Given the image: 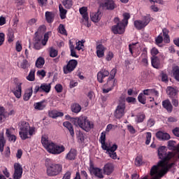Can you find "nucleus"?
Segmentation results:
<instances>
[{"mask_svg":"<svg viewBox=\"0 0 179 179\" xmlns=\"http://www.w3.org/2000/svg\"><path fill=\"white\" fill-rule=\"evenodd\" d=\"M99 142L100 143H103L106 142V131H103L102 133H101Z\"/></svg>","mask_w":179,"mask_h":179,"instance_id":"62","label":"nucleus"},{"mask_svg":"<svg viewBox=\"0 0 179 179\" xmlns=\"http://www.w3.org/2000/svg\"><path fill=\"white\" fill-rule=\"evenodd\" d=\"M114 58V53H113V52L109 51L107 55H106V61H111V59H113Z\"/></svg>","mask_w":179,"mask_h":179,"instance_id":"58","label":"nucleus"},{"mask_svg":"<svg viewBox=\"0 0 179 179\" xmlns=\"http://www.w3.org/2000/svg\"><path fill=\"white\" fill-rule=\"evenodd\" d=\"M110 76V71L102 69L97 73V80L99 83H103L104 82V78Z\"/></svg>","mask_w":179,"mask_h":179,"instance_id":"13","label":"nucleus"},{"mask_svg":"<svg viewBox=\"0 0 179 179\" xmlns=\"http://www.w3.org/2000/svg\"><path fill=\"white\" fill-rule=\"evenodd\" d=\"M138 100L141 104H146V96L143 93H140L138 96Z\"/></svg>","mask_w":179,"mask_h":179,"instance_id":"50","label":"nucleus"},{"mask_svg":"<svg viewBox=\"0 0 179 179\" xmlns=\"http://www.w3.org/2000/svg\"><path fill=\"white\" fill-rule=\"evenodd\" d=\"M77 135V141L78 143H80L81 145H85L86 143V139H87L83 133L81 131H78L76 134Z\"/></svg>","mask_w":179,"mask_h":179,"instance_id":"31","label":"nucleus"},{"mask_svg":"<svg viewBox=\"0 0 179 179\" xmlns=\"http://www.w3.org/2000/svg\"><path fill=\"white\" fill-rule=\"evenodd\" d=\"M90 172L92 176H94L96 178L103 179L104 178V175L103 174V169L97 167H94L93 163L90 164Z\"/></svg>","mask_w":179,"mask_h":179,"instance_id":"7","label":"nucleus"},{"mask_svg":"<svg viewBox=\"0 0 179 179\" xmlns=\"http://www.w3.org/2000/svg\"><path fill=\"white\" fill-rule=\"evenodd\" d=\"M30 128V124L27 122H21L20 125V131L19 135L22 139V141H26V139H29V129Z\"/></svg>","mask_w":179,"mask_h":179,"instance_id":"4","label":"nucleus"},{"mask_svg":"<svg viewBox=\"0 0 179 179\" xmlns=\"http://www.w3.org/2000/svg\"><path fill=\"white\" fill-rule=\"evenodd\" d=\"M45 166L48 177H57L62 173V164L53 163L50 159H46Z\"/></svg>","mask_w":179,"mask_h":179,"instance_id":"2","label":"nucleus"},{"mask_svg":"<svg viewBox=\"0 0 179 179\" xmlns=\"http://www.w3.org/2000/svg\"><path fill=\"white\" fill-rule=\"evenodd\" d=\"M35 73H36V70L31 69L29 75L27 76L26 79L29 82H34L36 79Z\"/></svg>","mask_w":179,"mask_h":179,"instance_id":"40","label":"nucleus"},{"mask_svg":"<svg viewBox=\"0 0 179 179\" xmlns=\"http://www.w3.org/2000/svg\"><path fill=\"white\" fill-rule=\"evenodd\" d=\"M62 5L66 9H71L73 5V1L72 0H64L62 1Z\"/></svg>","mask_w":179,"mask_h":179,"instance_id":"44","label":"nucleus"},{"mask_svg":"<svg viewBox=\"0 0 179 179\" xmlns=\"http://www.w3.org/2000/svg\"><path fill=\"white\" fill-rule=\"evenodd\" d=\"M45 17L46 22H48V23H52L55 17V14L50 11H46L45 13Z\"/></svg>","mask_w":179,"mask_h":179,"instance_id":"30","label":"nucleus"},{"mask_svg":"<svg viewBox=\"0 0 179 179\" xmlns=\"http://www.w3.org/2000/svg\"><path fill=\"white\" fill-rule=\"evenodd\" d=\"M59 16L62 20L66 18V13H68V10L64 8L62 6V4L59 5Z\"/></svg>","mask_w":179,"mask_h":179,"instance_id":"34","label":"nucleus"},{"mask_svg":"<svg viewBox=\"0 0 179 179\" xmlns=\"http://www.w3.org/2000/svg\"><path fill=\"white\" fill-rule=\"evenodd\" d=\"M135 164L136 166H141L142 164V157H137L135 159Z\"/></svg>","mask_w":179,"mask_h":179,"instance_id":"64","label":"nucleus"},{"mask_svg":"<svg viewBox=\"0 0 179 179\" xmlns=\"http://www.w3.org/2000/svg\"><path fill=\"white\" fill-rule=\"evenodd\" d=\"M145 96H159V91L155 89H147L143 91Z\"/></svg>","mask_w":179,"mask_h":179,"instance_id":"28","label":"nucleus"},{"mask_svg":"<svg viewBox=\"0 0 179 179\" xmlns=\"http://www.w3.org/2000/svg\"><path fill=\"white\" fill-rule=\"evenodd\" d=\"M102 8H106L107 10H114L117 5L113 0H107L104 3H101Z\"/></svg>","mask_w":179,"mask_h":179,"instance_id":"15","label":"nucleus"},{"mask_svg":"<svg viewBox=\"0 0 179 179\" xmlns=\"http://www.w3.org/2000/svg\"><path fill=\"white\" fill-rule=\"evenodd\" d=\"M134 27L137 29V30H142V29H145V27H146L143 22L141 20H136L134 21Z\"/></svg>","mask_w":179,"mask_h":179,"instance_id":"35","label":"nucleus"},{"mask_svg":"<svg viewBox=\"0 0 179 179\" xmlns=\"http://www.w3.org/2000/svg\"><path fill=\"white\" fill-rule=\"evenodd\" d=\"M140 59L142 62V64H145V66L149 65V62L148 61V55L146 54H141L140 56Z\"/></svg>","mask_w":179,"mask_h":179,"instance_id":"48","label":"nucleus"},{"mask_svg":"<svg viewBox=\"0 0 179 179\" xmlns=\"http://www.w3.org/2000/svg\"><path fill=\"white\" fill-rule=\"evenodd\" d=\"M156 138L159 139V141H169L171 136L170 134H169V133L159 131L156 133Z\"/></svg>","mask_w":179,"mask_h":179,"instance_id":"17","label":"nucleus"},{"mask_svg":"<svg viewBox=\"0 0 179 179\" xmlns=\"http://www.w3.org/2000/svg\"><path fill=\"white\" fill-rule=\"evenodd\" d=\"M79 12H80V15H82L84 20H85V22H88L89 14H87V7L83 6L82 8H80Z\"/></svg>","mask_w":179,"mask_h":179,"instance_id":"32","label":"nucleus"},{"mask_svg":"<svg viewBox=\"0 0 179 179\" xmlns=\"http://www.w3.org/2000/svg\"><path fill=\"white\" fill-rule=\"evenodd\" d=\"M151 64L155 69H160L161 68L160 59L157 57H151Z\"/></svg>","mask_w":179,"mask_h":179,"instance_id":"29","label":"nucleus"},{"mask_svg":"<svg viewBox=\"0 0 179 179\" xmlns=\"http://www.w3.org/2000/svg\"><path fill=\"white\" fill-rule=\"evenodd\" d=\"M101 16H103V14H101L100 10H98L96 13H92L90 14L91 20L94 22V23H99L101 19Z\"/></svg>","mask_w":179,"mask_h":179,"instance_id":"16","label":"nucleus"},{"mask_svg":"<svg viewBox=\"0 0 179 179\" xmlns=\"http://www.w3.org/2000/svg\"><path fill=\"white\" fill-rule=\"evenodd\" d=\"M44 64H45V59H44V57H39L35 63V65L36 66V68H43V66H44Z\"/></svg>","mask_w":179,"mask_h":179,"instance_id":"36","label":"nucleus"},{"mask_svg":"<svg viewBox=\"0 0 179 179\" xmlns=\"http://www.w3.org/2000/svg\"><path fill=\"white\" fill-rule=\"evenodd\" d=\"M69 48L71 51V54H70L71 57H73L74 58H79V55L76 54V51L75 50H76L75 48V45H73V44H71L70 43Z\"/></svg>","mask_w":179,"mask_h":179,"instance_id":"45","label":"nucleus"},{"mask_svg":"<svg viewBox=\"0 0 179 179\" xmlns=\"http://www.w3.org/2000/svg\"><path fill=\"white\" fill-rule=\"evenodd\" d=\"M144 24V26L146 27L149 23H150V20H152V17H150V15H144L142 17V20H141Z\"/></svg>","mask_w":179,"mask_h":179,"instance_id":"41","label":"nucleus"},{"mask_svg":"<svg viewBox=\"0 0 179 179\" xmlns=\"http://www.w3.org/2000/svg\"><path fill=\"white\" fill-rule=\"evenodd\" d=\"M162 33L164 43L169 44V43H170V36H169V30L167 29H164L162 30Z\"/></svg>","mask_w":179,"mask_h":179,"instance_id":"38","label":"nucleus"},{"mask_svg":"<svg viewBox=\"0 0 179 179\" xmlns=\"http://www.w3.org/2000/svg\"><path fill=\"white\" fill-rule=\"evenodd\" d=\"M71 111L78 114V113L82 111V106H80L79 103H73L71 105Z\"/></svg>","mask_w":179,"mask_h":179,"instance_id":"39","label":"nucleus"},{"mask_svg":"<svg viewBox=\"0 0 179 179\" xmlns=\"http://www.w3.org/2000/svg\"><path fill=\"white\" fill-rule=\"evenodd\" d=\"M145 118H146V116L145 115V113H140L137 115V122H143L145 120Z\"/></svg>","mask_w":179,"mask_h":179,"instance_id":"56","label":"nucleus"},{"mask_svg":"<svg viewBox=\"0 0 179 179\" xmlns=\"http://www.w3.org/2000/svg\"><path fill=\"white\" fill-rule=\"evenodd\" d=\"M78 156V151L76 149H71L66 155V160H75Z\"/></svg>","mask_w":179,"mask_h":179,"instance_id":"25","label":"nucleus"},{"mask_svg":"<svg viewBox=\"0 0 179 179\" xmlns=\"http://www.w3.org/2000/svg\"><path fill=\"white\" fill-rule=\"evenodd\" d=\"M115 83H117V80H113L111 78H108L106 84L103 85L102 92L103 93H108L114 90L115 87Z\"/></svg>","mask_w":179,"mask_h":179,"instance_id":"9","label":"nucleus"},{"mask_svg":"<svg viewBox=\"0 0 179 179\" xmlns=\"http://www.w3.org/2000/svg\"><path fill=\"white\" fill-rule=\"evenodd\" d=\"M117 149H118V145H117V144H113L110 147V150L107 152L108 155H109V157L111 159H113V160H116L117 157V152H115V150H117Z\"/></svg>","mask_w":179,"mask_h":179,"instance_id":"19","label":"nucleus"},{"mask_svg":"<svg viewBox=\"0 0 179 179\" xmlns=\"http://www.w3.org/2000/svg\"><path fill=\"white\" fill-rule=\"evenodd\" d=\"M30 67V64L27 59H23L20 64V68L22 69H27V68Z\"/></svg>","mask_w":179,"mask_h":179,"instance_id":"52","label":"nucleus"},{"mask_svg":"<svg viewBox=\"0 0 179 179\" xmlns=\"http://www.w3.org/2000/svg\"><path fill=\"white\" fill-rule=\"evenodd\" d=\"M125 27H127V25L120 22L112 27V31L113 34H124V33H125Z\"/></svg>","mask_w":179,"mask_h":179,"instance_id":"11","label":"nucleus"},{"mask_svg":"<svg viewBox=\"0 0 179 179\" xmlns=\"http://www.w3.org/2000/svg\"><path fill=\"white\" fill-rule=\"evenodd\" d=\"M58 55V50H55L54 48H50V57L51 58H55Z\"/></svg>","mask_w":179,"mask_h":179,"instance_id":"55","label":"nucleus"},{"mask_svg":"<svg viewBox=\"0 0 179 179\" xmlns=\"http://www.w3.org/2000/svg\"><path fill=\"white\" fill-rule=\"evenodd\" d=\"M138 45H139V43H131L129 45V51L131 55H134V51L136 50V47H138Z\"/></svg>","mask_w":179,"mask_h":179,"instance_id":"47","label":"nucleus"},{"mask_svg":"<svg viewBox=\"0 0 179 179\" xmlns=\"http://www.w3.org/2000/svg\"><path fill=\"white\" fill-rule=\"evenodd\" d=\"M49 115L51 118H58V117H64V113L57 110H51L49 112Z\"/></svg>","mask_w":179,"mask_h":179,"instance_id":"37","label":"nucleus"},{"mask_svg":"<svg viewBox=\"0 0 179 179\" xmlns=\"http://www.w3.org/2000/svg\"><path fill=\"white\" fill-rule=\"evenodd\" d=\"M14 169L13 179L22 178L23 174V168L22 167V165L19 163L14 164Z\"/></svg>","mask_w":179,"mask_h":179,"instance_id":"12","label":"nucleus"},{"mask_svg":"<svg viewBox=\"0 0 179 179\" xmlns=\"http://www.w3.org/2000/svg\"><path fill=\"white\" fill-rule=\"evenodd\" d=\"M157 54H159V50H157L156 48H152L151 50V55L152 56V58L157 57L156 55H157Z\"/></svg>","mask_w":179,"mask_h":179,"instance_id":"61","label":"nucleus"},{"mask_svg":"<svg viewBox=\"0 0 179 179\" xmlns=\"http://www.w3.org/2000/svg\"><path fill=\"white\" fill-rule=\"evenodd\" d=\"M102 171L103 174H106V176L113 174V171H114V165L111 163L106 164L102 169Z\"/></svg>","mask_w":179,"mask_h":179,"instance_id":"14","label":"nucleus"},{"mask_svg":"<svg viewBox=\"0 0 179 179\" xmlns=\"http://www.w3.org/2000/svg\"><path fill=\"white\" fill-rule=\"evenodd\" d=\"M48 152L49 153H52V155H61L62 152H65V146L58 145L53 143L52 145H50V148Z\"/></svg>","mask_w":179,"mask_h":179,"instance_id":"10","label":"nucleus"},{"mask_svg":"<svg viewBox=\"0 0 179 179\" xmlns=\"http://www.w3.org/2000/svg\"><path fill=\"white\" fill-rule=\"evenodd\" d=\"M11 92L17 99H20L22 97V83L17 84L15 88Z\"/></svg>","mask_w":179,"mask_h":179,"instance_id":"21","label":"nucleus"},{"mask_svg":"<svg viewBox=\"0 0 179 179\" xmlns=\"http://www.w3.org/2000/svg\"><path fill=\"white\" fill-rule=\"evenodd\" d=\"M115 75H117V70H116V69H113L110 71V76H109L108 79L115 80L114 78H115Z\"/></svg>","mask_w":179,"mask_h":179,"instance_id":"60","label":"nucleus"},{"mask_svg":"<svg viewBox=\"0 0 179 179\" xmlns=\"http://www.w3.org/2000/svg\"><path fill=\"white\" fill-rule=\"evenodd\" d=\"M76 66H78V60L71 59L68 62L66 65L64 66L63 72L65 75H68V73L73 72L76 69Z\"/></svg>","mask_w":179,"mask_h":179,"instance_id":"6","label":"nucleus"},{"mask_svg":"<svg viewBox=\"0 0 179 179\" xmlns=\"http://www.w3.org/2000/svg\"><path fill=\"white\" fill-rule=\"evenodd\" d=\"M5 143H6V141H5V137H3V135L0 134V152L1 153L2 152H3Z\"/></svg>","mask_w":179,"mask_h":179,"instance_id":"46","label":"nucleus"},{"mask_svg":"<svg viewBox=\"0 0 179 179\" xmlns=\"http://www.w3.org/2000/svg\"><path fill=\"white\" fill-rule=\"evenodd\" d=\"M34 107L35 110H38V111H43L45 107H47V101L43 100L39 102H36L34 104Z\"/></svg>","mask_w":179,"mask_h":179,"instance_id":"18","label":"nucleus"},{"mask_svg":"<svg viewBox=\"0 0 179 179\" xmlns=\"http://www.w3.org/2000/svg\"><path fill=\"white\" fill-rule=\"evenodd\" d=\"M151 140H152V133L147 132L146 133L145 145H149L150 143Z\"/></svg>","mask_w":179,"mask_h":179,"instance_id":"57","label":"nucleus"},{"mask_svg":"<svg viewBox=\"0 0 179 179\" xmlns=\"http://www.w3.org/2000/svg\"><path fill=\"white\" fill-rule=\"evenodd\" d=\"M123 16V20L121 21V23H123V24L128 26V20L131 19V15L128 13H124L122 15Z\"/></svg>","mask_w":179,"mask_h":179,"instance_id":"43","label":"nucleus"},{"mask_svg":"<svg viewBox=\"0 0 179 179\" xmlns=\"http://www.w3.org/2000/svg\"><path fill=\"white\" fill-rule=\"evenodd\" d=\"M7 40L9 44L15 41V32H13V31H8V33L7 34Z\"/></svg>","mask_w":179,"mask_h":179,"instance_id":"42","label":"nucleus"},{"mask_svg":"<svg viewBox=\"0 0 179 179\" xmlns=\"http://www.w3.org/2000/svg\"><path fill=\"white\" fill-rule=\"evenodd\" d=\"M176 155L173 153V152H167V148L166 146H161L158 148V157L161 160L157 163V165H154L151 169V176L153 174H156L157 173V169L161 167V169H164L166 167L167 162L169 160H171L173 157H174Z\"/></svg>","mask_w":179,"mask_h":179,"instance_id":"1","label":"nucleus"},{"mask_svg":"<svg viewBox=\"0 0 179 179\" xmlns=\"http://www.w3.org/2000/svg\"><path fill=\"white\" fill-rule=\"evenodd\" d=\"M63 127H64L65 128H66V129H68L72 138L75 136V130L73 129V125L72 124V123L69 122H64L63 123Z\"/></svg>","mask_w":179,"mask_h":179,"instance_id":"22","label":"nucleus"},{"mask_svg":"<svg viewBox=\"0 0 179 179\" xmlns=\"http://www.w3.org/2000/svg\"><path fill=\"white\" fill-rule=\"evenodd\" d=\"M173 76L178 82H179V67L178 66H176L173 68Z\"/></svg>","mask_w":179,"mask_h":179,"instance_id":"53","label":"nucleus"},{"mask_svg":"<svg viewBox=\"0 0 179 179\" xmlns=\"http://www.w3.org/2000/svg\"><path fill=\"white\" fill-rule=\"evenodd\" d=\"M41 143L43 146L46 148V150L48 152L50 150V146L54 144L53 142H50L48 141V138L45 136L41 137Z\"/></svg>","mask_w":179,"mask_h":179,"instance_id":"26","label":"nucleus"},{"mask_svg":"<svg viewBox=\"0 0 179 179\" xmlns=\"http://www.w3.org/2000/svg\"><path fill=\"white\" fill-rule=\"evenodd\" d=\"M163 41H164V38H163V35H162V34H160L157 37L155 38V44L157 45H159V47H160V44H162Z\"/></svg>","mask_w":179,"mask_h":179,"instance_id":"54","label":"nucleus"},{"mask_svg":"<svg viewBox=\"0 0 179 179\" xmlns=\"http://www.w3.org/2000/svg\"><path fill=\"white\" fill-rule=\"evenodd\" d=\"M50 93L51 92V83H42L41 86L36 85L34 90V94H37V93Z\"/></svg>","mask_w":179,"mask_h":179,"instance_id":"8","label":"nucleus"},{"mask_svg":"<svg viewBox=\"0 0 179 179\" xmlns=\"http://www.w3.org/2000/svg\"><path fill=\"white\" fill-rule=\"evenodd\" d=\"M166 94L170 97V99H175L176 96L178 94V90L173 87H167Z\"/></svg>","mask_w":179,"mask_h":179,"instance_id":"20","label":"nucleus"},{"mask_svg":"<svg viewBox=\"0 0 179 179\" xmlns=\"http://www.w3.org/2000/svg\"><path fill=\"white\" fill-rule=\"evenodd\" d=\"M55 89L57 93H62L63 90L62 85L57 84L55 85Z\"/></svg>","mask_w":179,"mask_h":179,"instance_id":"63","label":"nucleus"},{"mask_svg":"<svg viewBox=\"0 0 179 179\" xmlns=\"http://www.w3.org/2000/svg\"><path fill=\"white\" fill-rule=\"evenodd\" d=\"M162 106L168 113H171L173 111V105H171V102L169 99H166L162 101Z\"/></svg>","mask_w":179,"mask_h":179,"instance_id":"27","label":"nucleus"},{"mask_svg":"<svg viewBox=\"0 0 179 179\" xmlns=\"http://www.w3.org/2000/svg\"><path fill=\"white\" fill-rule=\"evenodd\" d=\"M58 31L60 34H63L64 36H68V33L66 32V29H65V26L64 24H60L58 27Z\"/></svg>","mask_w":179,"mask_h":179,"instance_id":"49","label":"nucleus"},{"mask_svg":"<svg viewBox=\"0 0 179 179\" xmlns=\"http://www.w3.org/2000/svg\"><path fill=\"white\" fill-rule=\"evenodd\" d=\"M31 96H33V87H31L25 90L23 95L24 101H29Z\"/></svg>","mask_w":179,"mask_h":179,"instance_id":"24","label":"nucleus"},{"mask_svg":"<svg viewBox=\"0 0 179 179\" xmlns=\"http://www.w3.org/2000/svg\"><path fill=\"white\" fill-rule=\"evenodd\" d=\"M104 51H106V48L103 44H99L96 45V55L98 58H103L104 56Z\"/></svg>","mask_w":179,"mask_h":179,"instance_id":"23","label":"nucleus"},{"mask_svg":"<svg viewBox=\"0 0 179 179\" xmlns=\"http://www.w3.org/2000/svg\"><path fill=\"white\" fill-rule=\"evenodd\" d=\"M75 122L76 125H78L80 128L85 131V132H89L90 129H93L94 125L89 120L87 117L80 116L75 119Z\"/></svg>","mask_w":179,"mask_h":179,"instance_id":"3","label":"nucleus"},{"mask_svg":"<svg viewBox=\"0 0 179 179\" xmlns=\"http://www.w3.org/2000/svg\"><path fill=\"white\" fill-rule=\"evenodd\" d=\"M125 108H127L125 101H120L114 112L115 118L117 120L122 118L125 115Z\"/></svg>","mask_w":179,"mask_h":179,"instance_id":"5","label":"nucleus"},{"mask_svg":"<svg viewBox=\"0 0 179 179\" xmlns=\"http://www.w3.org/2000/svg\"><path fill=\"white\" fill-rule=\"evenodd\" d=\"M6 135L10 142H13V143L16 142V139H17L16 136H15L14 134H12V131H10L9 129H6Z\"/></svg>","mask_w":179,"mask_h":179,"instance_id":"33","label":"nucleus"},{"mask_svg":"<svg viewBox=\"0 0 179 179\" xmlns=\"http://www.w3.org/2000/svg\"><path fill=\"white\" fill-rule=\"evenodd\" d=\"M85 41L82 40L81 41H78V42H76V47H74V48H76V50H77L78 51H80V50L83 49L82 47H85Z\"/></svg>","mask_w":179,"mask_h":179,"instance_id":"51","label":"nucleus"},{"mask_svg":"<svg viewBox=\"0 0 179 179\" xmlns=\"http://www.w3.org/2000/svg\"><path fill=\"white\" fill-rule=\"evenodd\" d=\"M126 101L127 103H131L132 104H135V103H136V99L132 96H128L126 98Z\"/></svg>","mask_w":179,"mask_h":179,"instance_id":"59","label":"nucleus"}]
</instances>
